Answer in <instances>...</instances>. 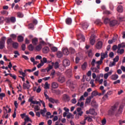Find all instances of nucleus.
<instances>
[{
  "label": "nucleus",
  "instance_id": "f257e3e1",
  "mask_svg": "<svg viewBox=\"0 0 125 125\" xmlns=\"http://www.w3.org/2000/svg\"><path fill=\"white\" fill-rule=\"evenodd\" d=\"M119 108V103H116L113 106H112L111 109L108 111V114L110 116L114 115L116 117H118L122 114L123 112V109L124 108V105H121Z\"/></svg>",
  "mask_w": 125,
  "mask_h": 125
},
{
  "label": "nucleus",
  "instance_id": "f03ea898",
  "mask_svg": "<svg viewBox=\"0 0 125 125\" xmlns=\"http://www.w3.org/2000/svg\"><path fill=\"white\" fill-rule=\"evenodd\" d=\"M28 102H31L30 106H32V104H34V105L36 104V105H39V106H40V107H41V106H42V104H41V103L40 102H39L38 101L33 100V97H30L28 99Z\"/></svg>",
  "mask_w": 125,
  "mask_h": 125
},
{
  "label": "nucleus",
  "instance_id": "7ed1b4c3",
  "mask_svg": "<svg viewBox=\"0 0 125 125\" xmlns=\"http://www.w3.org/2000/svg\"><path fill=\"white\" fill-rule=\"evenodd\" d=\"M5 40H6V37H3L1 39L0 41V49H3L4 47V44H5Z\"/></svg>",
  "mask_w": 125,
  "mask_h": 125
},
{
  "label": "nucleus",
  "instance_id": "20e7f679",
  "mask_svg": "<svg viewBox=\"0 0 125 125\" xmlns=\"http://www.w3.org/2000/svg\"><path fill=\"white\" fill-rule=\"evenodd\" d=\"M5 21L6 23H10V21L12 23H15V22H16V18L14 17H12L10 18H6L5 19Z\"/></svg>",
  "mask_w": 125,
  "mask_h": 125
},
{
  "label": "nucleus",
  "instance_id": "39448f33",
  "mask_svg": "<svg viewBox=\"0 0 125 125\" xmlns=\"http://www.w3.org/2000/svg\"><path fill=\"white\" fill-rule=\"evenodd\" d=\"M13 42H14V41L12 40V38H8L6 42L7 48H10V47H12Z\"/></svg>",
  "mask_w": 125,
  "mask_h": 125
},
{
  "label": "nucleus",
  "instance_id": "423d86ee",
  "mask_svg": "<svg viewBox=\"0 0 125 125\" xmlns=\"http://www.w3.org/2000/svg\"><path fill=\"white\" fill-rule=\"evenodd\" d=\"M67 86H69L71 89H74L75 86H74V82L71 80H68L66 82Z\"/></svg>",
  "mask_w": 125,
  "mask_h": 125
},
{
  "label": "nucleus",
  "instance_id": "0eeeda50",
  "mask_svg": "<svg viewBox=\"0 0 125 125\" xmlns=\"http://www.w3.org/2000/svg\"><path fill=\"white\" fill-rule=\"evenodd\" d=\"M90 43L91 45H94L95 43V36L92 35L89 39Z\"/></svg>",
  "mask_w": 125,
  "mask_h": 125
},
{
  "label": "nucleus",
  "instance_id": "6e6552de",
  "mask_svg": "<svg viewBox=\"0 0 125 125\" xmlns=\"http://www.w3.org/2000/svg\"><path fill=\"white\" fill-rule=\"evenodd\" d=\"M103 46V42L101 41H99L96 44V48L97 49H101L102 48V46Z\"/></svg>",
  "mask_w": 125,
  "mask_h": 125
},
{
  "label": "nucleus",
  "instance_id": "1a4fd4ad",
  "mask_svg": "<svg viewBox=\"0 0 125 125\" xmlns=\"http://www.w3.org/2000/svg\"><path fill=\"white\" fill-rule=\"evenodd\" d=\"M108 57V51H106L105 53H102L101 54V59L104 60V58Z\"/></svg>",
  "mask_w": 125,
  "mask_h": 125
},
{
  "label": "nucleus",
  "instance_id": "9d476101",
  "mask_svg": "<svg viewBox=\"0 0 125 125\" xmlns=\"http://www.w3.org/2000/svg\"><path fill=\"white\" fill-rule=\"evenodd\" d=\"M70 62L69 60H68L67 59H65L64 60H63V64L64 65V66H65V67H68V66H70Z\"/></svg>",
  "mask_w": 125,
  "mask_h": 125
},
{
  "label": "nucleus",
  "instance_id": "9b49d317",
  "mask_svg": "<svg viewBox=\"0 0 125 125\" xmlns=\"http://www.w3.org/2000/svg\"><path fill=\"white\" fill-rule=\"evenodd\" d=\"M58 82L61 83H64L65 82V77L63 76H59L58 78Z\"/></svg>",
  "mask_w": 125,
  "mask_h": 125
},
{
  "label": "nucleus",
  "instance_id": "f8f14e48",
  "mask_svg": "<svg viewBox=\"0 0 125 125\" xmlns=\"http://www.w3.org/2000/svg\"><path fill=\"white\" fill-rule=\"evenodd\" d=\"M62 52L64 55H69L70 52L68 48H62Z\"/></svg>",
  "mask_w": 125,
  "mask_h": 125
},
{
  "label": "nucleus",
  "instance_id": "ddd939ff",
  "mask_svg": "<svg viewBox=\"0 0 125 125\" xmlns=\"http://www.w3.org/2000/svg\"><path fill=\"white\" fill-rule=\"evenodd\" d=\"M117 23H118V21H117L116 20H113L109 22V25L110 27H113L114 26H115V25H117Z\"/></svg>",
  "mask_w": 125,
  "mask_h": 125
},
{
  "label": "nucleus",
  "instance_id": "4468645a",
  "mask_svg": "<svg viewBox=\"0 0 125 125\" xmlns=\"http://www.w3.org/2000/svg\"><path fill=\"white\" fill-rule=\"evenodd\" d=\"M117 53L118 54H120V55H122V54H123V53H125V49L119 48L118 47V50L117 51Z\"/></svg>",
  "mask_w": 125,
  "mask_h": 125
},
{
  "label": "nucleus",
  "instance_id": "2eb2a0df",
  "mask_svg": "<svg viewBox=\"0 0 125 125\" xmlns=\"http://www.w3.org/2000/svg\"><path fill=\"white\" fill-rule=\"evenodd\" d=\"M65 22L67 25H71L72 24V19L71 18H67L65 20Z\"/></svg>",
  "mask_w": 125,
  "mask_h": 125
},
{
  "label": "nucleus",
  "instance_id": "dca6fc26",
  "mask_svg": "<svg viewBox=\"0 0 125 125\" xmlns=\"http://www.w3.org/2000/svg\"><path fill=\"white\" fill-rule=\"evenodd\" d=\"M49 51V48L47 46L44 47L42 49V52L43 53H45V54L48 53Z\"/></svg>",
  "mask_w": 125,
  "mask_h": 125
},
{
  "label": "nucleus",
  "instance_id": "f3484780",
  "mask_svg": "<svg viewBox=\"0 0 125 125\" xmlns=\"http://www.w3.org/2000/svg\"><path fill=\"white\" fill-rule=\"evenodd\" d=\"M52 66L54 65L55 69H58V68H59V62H56L55 63L52 62Z\"/></svg>",
  "mask_w": 125,
  "mask_h": 125
},
{
  "label": "nucleus",
  "instance_id": "a211bd4d",
  "mask_svg": "<svg viewBox=\"0 0 125 125\" xmlns=\"http://www.w3.org/2000/svg\"><path fill=\"white\" fill-rule=\"evenodd\" d=\"M49 101H50V102H51V103H59V101H58V100H55L52 98H50L49 99Z\"/></svg>",
  "mask_w": 125,
  "mask_h": 125
},
{
  "label": "nucleus",
  "instance_id": "6ab92c4d",
  "mask_svg": "<svg viewBox=\"0 0 125 125\" xmlns=\"http://www.w3.org/2000/svg\"><path fill=\"white\" fill-rule=\"evenodd\" d=\"M12 46H13V48H15V49H17V48H18V47L19 46V44L17 43V42H14L13 44L12 45Z\"/></svg>",
  "mask_w": 125,
  "mask_h": 125
},
{
  "label": "nucleus",
  "instance_id": "aec40b11",
  "mask_svg": "<svg viewBox=\"0 0 125 125\" xmlns=\"http://www.w3.org/2000/svg\"><path fill=\"white\" fill-rule=\"evenodd\" d=\"M82 28L83 30H86L88 28V23L87 22H84L82 24Z\"/></svg>",
  "mask_w": 125,
  "mask_h": 125
},
{
  "label": "nucleus",
  "instance_id": "412c9836",
  "mask_svg": "<svg viewBox=\"0 0 125 125\" xmlns=\"http://www.w3.org/2000/svg\"><path fill=\"white\" fill-rule=\"evenodd\" d=\"M98 95V92H97V91H94L91 93V95L90 96L91 98H93L94 96H97Z\"/></svg>",
  "mask_w": 125,
  "mask_h": 125
},
{
  "label": "nucleus",
  "instance_id": "4be33fe9",
  "mask_svg": "<svg viewBox=\"0 0 125 125\" xmlns=\"http://www.w3.org/2000/svg\"><path fill=\"white\" fill-rule=\"evenodd\" d=\"M59 84L56 82H53L51 84L52 88H57L58 87Z\"/></svg>",
  "mask_w": 125,
  "mask_h": 125
},
{
  "label": "nucleus",
  "instance_id": "5701e85b",
  "mask_svg": "<svg viewBox=\"0 0 125 125\" xmlns=\"http://www.w3.org/2000/svg\"><path fill=\"white\" fill-rule=\"evenodd\" d=\"M63 100L64 101H70V97L69 96L64 94L63 95Z\"/></svg>",
  "mask_w": 125,
  "mask_h": 125
},
{
  "label": "nucleus",
  "instance_id": "b1692460",
  "mask_svg": "<svg viewBox=\"0 0 125 125\" xmlns=\"http://www.w3.org/2000/svg\"><path fill=\"white\" fill-rule=\"evenodd\" d=\"M38 42H39L37 38H34L32 39V42L33 44V45H37L38 44Z\"/></svg>",
  "mask_w": 125,
  "mask_h": 125
},
{
  "label": "nucleus",
  "instance_id": "393cba45",
  "mask_svg": "<svg viewBox=\"0 0 125 125\" xmlns=\"http://www.w3.org/2000/svg\"><path fill=\"white\" fill-rule=\"evenodd\" d=\"M30 86H31L30 85L27 84L25 83H23V89H29V88H30Z\"/></svg>",
  "mask_w": 125,
  "mask_h": 125
},
{
  "label": "nucleus",
  "instance_id": "a878e982",
  "mask_svg": "<svg viewBox=\"0 0 125 125\" xmlns=\"http://www.w3.org/2000/svg\"><path fill=\"white\" fill-rule=\"evenodd\" d=\"M118 78L119 76L117 74L112 75L111 77V79L112 81H116Z\"/></svg>",
  "mask_w": 125,
  "mask_h": 125
},
{
  "label": "nucleus",
  "instance_id": "bb28decb",
  "mask_svg": "<svg viewBox=\"0 0 125 125\" xmlns=\"http://www.w3.org/2000/svg\"><path fill=\"white\" fill-rule=\"evenodd\" d=\"M24 41V37H23L22 36L20 35L18 37V41L19 42H22Z\"/></svg>",
  "mask_w": 125,
  "mask_h": 125
},
{
  "label": "nucleus",
  "instance_id": "cd10ccee",
  "mask_svg": "<svg viewBox=\"0 0 125 125\" xmlns=\"http://www.w3.org/2000/svg\"><path fill=\"white\" fill-rule=\"evenodd\" d=\"M91 99H92V98H91V96L87 98L85 100V104H89V103H90V102L91 101Z\"/></svg>",
  "mask_w": 125,
  "mask_h": 125
},
{
  "label": "nucleus",
  "instance_id": "c85d7f7f",
  "mask_svg": "<svg viewBox=\"0 0 125 125\" xmlns=\"http://www.w3.org/2000/svg\"><path fill=\"white\" fill-rule=\"evenodd\" d=\"M118 47H119V48H125V42H122L121 43L119 44L118 45Z\"/></svg>",
  "mask_w": 125,
  "mask_h": 125
},
{
  "label": "nucleus",
  "instance_id": "c756f323",
  "mask_svg": "<svg viewBox=\"0 0 125 125\" xmlns=\"http://www.w3.org/2000/svg\"><path fill=\"white\" fill-rule=\"evenodd\" d=\"M69 53H71V54H74L76 53V50H75V49L72 47H70L69 49Z\"/></svg>",
  "mask_w": 125,
  "mask_h": 125
},
{
  "label": "nucleus",
  "instance_id": "7c9ffc66",
  "mask_svg": "<svg viewBox=\"0 0 125 125\" xmlns=\"http://www.w3.org/2000/svg\"><path fill=\"white\" fill-rule=\"evenodd\" d=\"M10 37H11L10 39H12V40L15 41V40H16V38H17V35L14 34H12L10 35Z\"/></svg>",
  "mask_w": 125,
  "mask_h": 125
},
{
  "label": "nucleus",
  "instance_id": "2f4dec72",
  "mask_svg": "<svg viewBox=\"0 0 125 125\" xmlns=\"http://www.w3.org/2000/svg\"><path fill=\"white\" fill-rule=\"evenodd\" d=\"M84 103L83 102H81V103H80V102H78L77 104V105L79 107H81V108H83V105Z\"/></svg>",
  "mask_w": 125,
  "mask_h": 125
},
{
  "label": "nucleus",
  "instance_id": "473e14b6",
  "mask_svg": "<svg viewBox=\"0 0 125 125\" xmlns=\"http://www.w3.org/2000/svg\"><path fill=\"white\" fill-rule=\"evenodd\" d=\"M117 10L118 12H123V6L119 5L117 8Z\"/></svg>",
  "mask_w": 125,
  "mask_h": 125
},
{
  "label": "nucleus",
  "instance_id": "72a5a7b5",
  "mask_svg": "<svg viewBox=\"0 0 125 125\" xmlns=\"http://www.w3.org/2000/svg\"><path fill=\"white\" fill-rule=\"evenodd\" d=\"M66 69V67L63 64H61L60 65V70L61 71V72H63L64 70Z\"/></svg>",
  "mask_w": 125,
  "mask_h": 125
},
{
  "label": "nucleus",
  "instance_id": "f704fd0d",
  "mask_svg": "<svg viewBox=\"0 0 125 125\" xmlns=\"http://www.w3.org/2000/svg\"><path fill=\"white\" fill-rule=\"evenodd\" d=\"M91 69L92 72H94V73H99V70L96 67H91Z\"/></svg>",
  "mask_w": 125,
  "mask_h": 125
},
{
  "label": "nucleus",
  "instance_id": "c9c22d12",
  "mask_svg": "<svg viewBox=\"0 0 125 125\" xmlns=\"http://www.w3.org/2000/svg\"><path fill=\"white\" fill-rule=\"evenodd\" d=\"M57 56L58 58H61L63 56V53L61 51H58L57 53Z\"/></svg>",
  "mask_w": 125,
  "mask_h": 125
},
{
  "label": "nucleus",
  "instance_id": "e433bc0d",
  "mask_svg": "<svg viewBox=\"0 0 125 125\" xmlns=\"http://www.w3.org/2000/svg\"><path fill=\"white\" fill-rule=\"evenodd\" d=\"M42 44H39L38 45H37L36 47V50L37 51H40L42 49Z\"/></svg>",
  "mask_w": 125,
  "mask_h": 125
},
{
  "label": "nucleus",
  "instance_id": "4c0bfd02",
  "mask_svg": "<svg viewBox=\"0 0 125 125\" xmlns=\"http://www.w3.org/2000/svg\"><path fill=\"white\" fill-rule=\"evenodd\" d=\"M53 65L49 64L48 66L46 68V70L47 72H49L50 70H51L53 67L52 66Z\"/></svg>",
  "mask_w": 125,
  "mask_h": 125
},
{
  "label": "nucleus",
  "instance_id": "58836bf2",
  "mask_svg": "<svg viewBox=\"0 0 125 125\" xmlns=\"http://www.w3.org/2000/svg\"><path fill=\"white\" fill-rule=\"evenodd\" d=\"M66 74L69 75V76H72V70L71 69H67L66 71Z\"/></svg>",
  "mask_w": 125,
  "mask_h": 125
},
{
  "label": "nucleus",
  "instance_id": "ea45409f",
  "mask_svg": "<svg viewBox=\"0 0 125 125\" xmlns=\"http://www.w3.org/2000/svg\"><path fill=\"white\" fill-rule=\"evenodd\" d=\"M102 99H103L104 101H105V100H109V97L108 96V95L105 94L103 97Z\"/></svg>",
  "mask_w": 125,
  "mask_h": 125
},
{
  "label": "nucleus",
  "instance_id": "a19ab883",
  "mask_svg": "<svg viewBox=\"0 0 125 125\" xmlns=\"http://www.w3.org/2000/svg\"><path fill=\"white\" fill-rule=\"evenodd\" d=\"M28 49L30 51H33L34 50V46L32 44H30L28 46Z\"/></svg>",
  "mask_w": 125,
  "mask_h": 125
},
{
  "label": "nucleus",
  "instance_id": "79ce46f5",
  "mask_svg": "<svg viewBox=\"0 0 125 125\" xmlns=\"http://www.w3.org/2000/svg\"><path fill=\"white\" fill-rule=\"evenodd\" d=\"M95 24H96V25H101L102 24V23L101 22V21H100V20H97L95 21Z\"/></svg>",
  "mask_w": 125,
  "mask_h": 125
},
{
  "label": "nucleus",
  "instance_id": "37998d69",
  "mask_svg": "<svg viewBox=\"0 0 125 125\" xmlns=\"http://www.w3.org/2000/svg\"><path fill=\"white\" fill-rule=\"evenodd\" d=\"M24 121H26L28 123H29V122H31V123H32V120H31V119H30V117H28V116H25V118H24Z\"/></svg>",
  "mask_w": 125,
  "mask_h": 125
},
{
  "label": "nucleus",
  "instance_id": "c03bdc74",
  "mask_svg": "<svg viewBox=\"0 0 125 125\" xmlns=\"http://www.w3.org/2000/svg\"><path fill=\"white\" fill-rule=\"evenodd\" d=\"M86 65H87L86 62H84L82 66V69L83 70H85L86 69Z\"/></svg>",
  "mask_w": 125,
  "mask_h": 125
},
{
  "label": "nucleus",
  "instance_id": "a18cd8bd",
  "mask_svg": "<svg viewBox=\"0 0 125 125\" xmlns=\"http://www.w3.org/2000/svg\"><path fill=\"white\" fill-rule=\"evenodd\" d=\"M88 55L89 57H92V56H93V53H92V51L91 50H89Z\"/></svg>",
  "mask_w": 125,
  "mask_h": 125
},
{
  "label": "nucleus",
  "instance_id": "49530a36",
  "mask_svg": "<svg viewBox=\"0 0 125 125\" xmlns=\"http://www.w3.org/2000/svg\"><path fill=\"white\" fill-rule=\"evenodd\" d=\"M86 120H87V118H85L83 121H81L80 122V125H85L86 123Z\"/></svg>",
  "mask_w": 125,
  "mask_h": 125
},
{
  "label": "nucleus",
  "instance_id": "de8ad7c7",
  "mask_svg": "<svg viewBox=\"0 0 125 125\" xmlns=\"http://www.w3.org/2000/svg\"><path fill=\"white\" fill-rule=\"evenodd\" d=\"M110 21L108 18H106L104 20V24H108V23L110 22Z\"/></svg>",
  "mask_w": 125,
  "mask_h": 125
},
{
  "label": "nucleus",
  "instance_id": "09e8293b",
  "mask_svg": "<svg viewBox=\"0 0 125 125\" xmlns=\"http://www.w3.org/2000/svg\"><path fill=\"white\" fill-rule=\"evenodd\" d=\"M34 111L35 112H37V111H40V106L39 105H36L34 107Z\"/></svg>",
  "mask_w": 125,
  "mask_h": 125
},
{
  "label": "nucleus",
  "instance_id": "8fccbe9b",
  "mask_svg": "<svg viewBox=\"0 0 125 125\" xmlns=\"http://www.w3.org/2000/svg\"><path fill=\"white\" fill-rule=\"evenodd\" d=\"M55 74H56L55 70H52L50 74L51 77H52V79H53V78H54V75H55Z\"/></svg>",
  "mask_w": 125,
  "mask_h": 125
},
{
  "label": "nucleus",
  "instance_id": "3c124183",
  "mask_svg": "<svg viewBox=\"0 0 125 125\" xmlns=\"http://www.w3.org/2000/svg\"><path fill=\"white\" fill-rule=\"evenodd\" d=\"M120 59V57L119 56H116L114 59H113V61L114 62H118Z\"/></svg>",
  "mask_w": 125,
  "mask_h": 125
},
{
  "label": "nucleus",
  "instance_id": "603ef678",
  "mask_svg": "<svg viewBox=\"0 0 125 125\" xmlns=\"http://www.w3.org/2000/svg\"><path fill=\"white\" fill-rule=\"evenodd\" d=\"M116 65L115 62H110V64H109V67H113V66H115Z\"/></svg>",
  "mask_w": 125,
  "mask_h": 125
},
{
  "label": "nucleus",
  "instance_id": "864d4df0",
  "mask_svg": "<svg viewBox=\"0 0 125 125\" xmlns=\"http://www.w3.org/2000/svg\"><path fill=\"white\" fill-rule=\"evenodd\" d=\"M45 89H49V85H48V83L45 82L44 85Z\"/></svg>",
  "mask_w": 125,
  "mask_h": 125
},
{
  "label": "nucleus",
  "instance_id": "5fc2aeb1",
  "mask_svg": "<svg viewBox=\"0 0 125 125\" xmlns=\"http://www.w3.org/2000/svg\"><path fill=\"white\" fill-rule=\"evenodd\" d=\"M102 63H103V60H102V59H100V61L96 62V64H98V65H101Z\"/></svg>",
  "mask_w": 125,
  "mask_h": 125
},
{
  "label": "nucleus",
  "instance_id": "6e6d98bb",
  "mask_svg": "<svg viewBox=\"0 0 125 125\" xmlns=\"http://www.w3.org/2000/svg\"><path fill=\"white\" fill-rule=\"evenodd\" d=\"M1 13L2 14V15H8V12H7L6 10L2 11Z\"/></svg>",
  "mask_w": 125,
  "mask_h": 125
},
{
  "label": "nucleus",
  "instance_id": "4d7b16f0",
  "mask_svg": "<svg viewBox=\"0 0 125 125\" xmlns=\"http://www.w3.org/2000/svg\"><path fill=\"white\" fill-rule=\"evenodd\" d=\"M40 113L43 117H46V115H45V112L43 110H42V109L41 110Z\"/></svg>",
  "mask_w": 125,
  "mask_h": 125
},
{
  "label": "nucleus",
  "instance_id": "13d9d810",
  "mask_svg": "<svg viewBox=\"0 0 125 125\" xmlns=\"http://www.w3.org/2000/svg\"><path fill=\"white\" fill-rule=\"evenodd\" d=\"M28 28L31 29V30L34 29V24L33 23H30L28 25Z\"/></svg>",
  "mask_w": 125,
  "mask_h": 125
},
{
  "label": "nucleus",
  "instance_id": "bf43d9fd",
  "mask_svg": "<svg viewBox=\"0 0 125 125\" xmlns=\"http://www.w3.org/2000/svg\"><path fill=\"white\" fill-rule=\"evenodd\" d=\"M51 50H52V51H53V52H55L57 51V50H58V49L57 48V47H52L51 48Z\"/></svg>",
  "mask_w": 125,
  "mask_h": 125
},
{
  "label": "nucleus",
  "instance_id": "052dcab7",
  "mask_svg": "<svg viewBox=\"0 0 125 125\" xmlns=\"http://www.w3.org/2000/svg\"><path fill=\"white\" fill-rule=\"evenodd\" d=\"M95 63H96L95 59H93L92 60V61L91 63L92 67H94V66H95Z\"/></svg>",
  "mask_w": 125,
  "mask_h": 125
},
{
  "label": "nucleus",
  "instance_id": "680f3d73",
  "mask_svg": "<svg viewBox=\"0 0 125 125\" xmlns=\"http://www.w3.org/2000/svg\"><path fill=\"white\" fill-rule=\"evenodd\" d=\"M18 17H19V18H22L23 17V14L21 12H18L17 13Z\"/></svg>",
  "mask_w": 125,
  "mask_h": 125
},
{
  "label": "nucleus",
  "instance_id": "e2e57ef3",
  "mask_svg": "<svg viewBox=\"0 0 125 125\" xmlns=\"http://www.w3.org/2000/svg\"><path fill=\"white\" fill-rule=\"evenodd\" d=\"M5 97V94L4 93H0V98L2 100V98Z\"/></svg>",
  "mask_w": 125,
  "mask_h": 125
},
{
  "label": "nucleus",
  "instance_id": "0e129e2a",
  "mask_svg": "<svg viewBox=\"0 0 125 125\" xmlns=\"http://www.w3.org/2000/svg\"><path fill=\"white\" fill-rule=\"evenodd\" d=\"M25 49H26V45L25 44H22L21 45V50L23 51H25Z\"/></svg>",
  "mask_w": 125,
  "mask_h": 125
},
{
  "label": "nucleus",
  "instance_id": "69168bd1",
  "mask_svg": "<svg viewBox=\"0 0 125 125\" xmlns=\"http://www.w3.org/2000/svg\"><path fill=\"white\" fill-rule=\"evenodd\" d=\"M109 8H110V9H111V10H114V5L113 4V3H110L109 4Z\"/></svg>",
  "mask_w": 125,
  "mask_h": 125
},
{
  "label": "nucleus",
  "instance_id": "338daca9",
  "mask_svg": "<svg viewBox=\"0 0 125 125\" xmlns=\"http://www.w3.org/2000/svg\"><path fill=\"white\" fill-rule=\"evenodd\" d=\"M106 123H107V120H106V118H104L102 121V124L103 125H106Z\"/></svg>",
  "mask_w": 125,
  "mask_h": 125
},
{
  "label": "nucleus",
  "instance_id": "774afa93",
  "mask_svg": "<svg viewBox=\"0 0 125 125\" xmlns=\"http://www.w3.org/2000/svg\"><path fill=\"white\" fill-rule=\"evenodd\" d=\"M104 14H107V15H109V14H111V12L108 10H104Z\"/></svg>",
  "mask_w": 125,
  "mask_h": 125
}]
</instances>
